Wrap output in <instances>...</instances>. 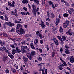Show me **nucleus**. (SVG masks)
Segmentation results:
<instances>
[{
    "mask_svg": "<svg viewBox=\"0 0 74 74\" xmlns=\"http://www.w3.org/2000/svg\"><path fill=\"white\" fill-rule=\"evenodd\" d=\"M36 55V52L35 51H33L31 52L30 53H28L26 54V55L28 58L31 60L33 59V56Z\"/></svg>",
    "mask_w": 74,
    "mask_h": 74,
    "instance_id": "nucleus-1",
    "label": "nucleus"
},
{
    "mask_svg": "<svg viewBox=\"0 0 74 74\" xmlns=\"http://www.w3.org/2000/svg\"><path fill=\"white\" fill-rule=\"evenodd\" d=\"M58 17L60 18H56L57 21L55 23L57 25H59V22H60V18H61L60 15H59Z\"/></svg>",
    "mask_w": 74,
    "mask_h": 74,
    "instance_id": "nucleus-2",
    "label": "nucleus"
},
{
    "mask_svg": "<svg viewBox=\"0 0 74 74\" xmlns=\"http://www.w3.org/2000/svg\"><path fill=\"white\" fill-rule=\"evenodd\" d=\"M64 65L63 64H61L60 65L58 66V69L60 70H63V67H64Z\"/></svg>",
    "mask_w": 74,
    "mask_h": 74,
    "instance_id": "nucleus-3",
    "label": "nucleus"
},
{
    "mask_svg": "<svg viewBox=\"0 0 74 74\" xmlns=\"http://www.w3.org/2000/svg\"><path fill=\"white\" fill-rule=\"evenodd\" d=\"M6 49V48L5 47H2L0 48V50L1 52H4Z\"/></svg>",
    "mask_w": 74,
    "mask_h": 74,
    "instance_id": "nucleus-4",
    "label": "nucleus"
},
{
    "mask_svg": "<svg viewBox=\"0 0 74 74\" xmlns=\"http://www.w3.org/2000/svg\"><path fill=\"white\" fill-rule=\"evenodd\" d=\"M70 62L71 63H74V58H73V56H70Z\"/></svg>",
    "mask_w": 74,
    "mask_h": 74,
    "instance_id": "nucleus-5",
    "label": "nucleus"
},
{
    "mask_svg": "<svg viewBox=\"0 0 74 74\" xmlns=\"http://www.w3.org/2000/svg\"><path fill=\"white\" fill-rule=\"evenodd\" d=\"M40 25H41L42 29H44V28H45V25L44 24V23L42 21H41V24L40 25Z\"/></svg>",
    "mask_w": 74,
    "mask_h": 74,
    "instance_id": "nucleus-6",
    "label": "nucleus"
},
{
    "mask_svg": "<svg viewBox=\"0 0 74 74\" xmlns=\"http://www.w3.org/2000/svg\"><path fill=\"white\" fill-rule=\"evenodd\" d=\"M66 34H69L70 36H71V35H72V32H71V30H69L68 32H66Z\"/></svg>",
    "mask_w": 74,
    "mask_h": 74,
    "instance_id": "nucleus-7",
    "label": "nucleus"
},
{
    "mask_svg": "<svg viewBox=\"0 0 74 74\" xmlns=\"http://www.w3.org/2000/svg\"><path fill=\"white\" fill-rule=\"evenodd\" d=\"M54 42L55 43L56 45H59V42L58 41V40L56 38L53 39Z\"/></svg>",
    "mask_w": 74,
    "mask_h": 74,
    "instance_id": "nucleus-8",
    "label": "nucleus"
},
{
    "mask_svg": "<svg viewBox=\"0 0 74 74\" xmlns=\"http://www.w3.org/2000/svg\"><path fill=\"white\" fill-rule=\"evenodd\" d=\"M59 58L60 59L61 61V62H64L63 63V64H64V66H67V64H66V62H65L64 61H63V60H62V58H61V57H59Z\"/></svg>",
    "mask_w": 74,
    "mask_h": 74,
    "instance_id": "nucleus-9",
    "label": "nucleus"
},
{
    "mask_svg": "<svg viewBox=\"0 0 74 74\" xmlns=\"http://www.w3.org/2000/svg\"><path fill=\"white\" fill-rule=\"evenodd\" d=\"M20 33L21 34H23V33H25V30L21 28L20 29Z\"/></svg>",
    "mask_w": 74,
    "mask_h": 74,
    "instance_id": "nucleus-10",
    "label": "nucleus"
},
{
    "mask_svg": "<svg viewBox=\"0 0 74 74\" xmlns=\"http://www.w3.org/2000/svg\"><path fill=\"white\" fill-rule=\"evenodd\" d=\"M21 48L23 49H26L27 50H29V48L27 46H23L21 45Z\"/></svg>",
    "mask_w": 74,
    "mask_h": 74,
    "instance_id": "nucleus-11",
    "label": "nucleus"
},
{
    "mask_svg": "<svg viewBox=\"0 0 74 74\" xmlns=\"http://www.w3.org/2000/svg\"><path fill=\"white\" fill-rule=\"evenodd\" d=\"M38 36L40 38H44V36H43L42 35V34L41 33H39L38 34Z\"/></svg>",
    "mask_w": 74,
    "mask_h": 74,
    "instance_id": "nucleus-12",
    "label": "nucleus"
},
{
    "mask_svg": "<svg viewBox=\"0 0 74 74\" xmlns=\"http://www.w3.org/2000/svg\"><path fill=\"white\" fill-rule=\"evenodd\" d=\"M34 44L35 45H37V43L38 42V41L37 39H36L35 40H34Z\"/></svg>",
    "mask_w": 74,
    "mask_h": 74,
    "instance_id": "nucleus-13",
    "label": "nucleus"
},
{
    "mask_svg": "<svg viewBox=\"0 0 74 74\" xmlns=\"http://www.w3.org/2000/svg\"><path fill=\"white\" fill-rule=\"evenodd\" d=\"M7 60V58L6 56H3V58L2 60L3 61H4V62H5V61H6Z\"/></svg>",
    "mask_w": 74,
    "mask_h": 74,
    "instance_id": "nucleus-14",
    "label": "nucleus"
},
{
    "mask_svg": "<svg viewBox=\"0 0 74 74\" xmlns=\"http://www.w3.org/2000/svg\"><path fill=\"white\" fill-rule=\"evenodd\" d=\"M30 46L32 49H35V47L34 46L33 43H31L30 44Z\"/></svg>",
    "mask_w": 74,
    "mask_h": 74,
    "instance_id": "nucleus-15",
    "label": "nucleus"
},
{
    "mask_svg": "<svg viewBox=\"0 0 74 74\" xmlns=\"http://www.w3.org/2000/svg\"><path fill=\"white\" fill-rule=\"evenodd\" d=\"M16 49L17 53H20V52H21V50L19 49L17 47H16Z\"/></svg>",
    "mask_w": 74,
    "mask_h": 74,
    "instance_id": "nucleus-16",
    "label": "nucleus"
},
{
    "mask_svg": "<svg viewBox=\"0 0 74 74\" xmlns=\"http://www.w3.org/2000/svg\"><path fill=\"white\" fill-rule=\"evenodd\" d=\"M22 3L23 4H25V3H28V1L27 0H23Z\"/></svg>",
    "mask_w": 74,
    "mask_h": 74,
    "instance_id": "nucleus-17",
    "label": "nucleus"
},
{
    "mask_svg": "<svg viewBox=\"0 0 74 74\" xmlns=\"http://www.w3.org/2000/svg\"><path fill=\"white\" fill-rule=\"evenodd\" d=\"M8 56L11 59H13L14 58V56H13L10 53H9L8 54Z\"/></svg>",
    "mask_w": 74,
    "mask_h": 74,
    "instance_id": "nucleus-18",
    "label": "nucleus"
},
{
    "mask_svg": "<svg viewBox=\"0 0 74 74\" xmlns=\"http://www.w3.org/2000/svg\"><path fill=\"white\" fill-rule=\"evenodd\" d=\"M12 54L14 55L15 54V53L16 52V51L15 49H13L12 50Z\"/></svg>",
    "mask_w": 74,
    "mask_h": 74,
    "instance_id": "nucleus-19",
    "label": "nucleus"
},
{
    "mask_svg": "<svg viewBox=\"0 0 74 74\" xmlns=\"http://www.w3.org/2000/svg\"><path fill=\"white\" fill-rule=\"evenodd\" d=\"M23 59L24 62H26L28 61V58L25 57H23Z\"/></svg>",
    "mask_w": 74,
    "mask_h": 74,
    "instance_id": "nucleus-20",
    "label": "nucleus"
},
{
    "mask_svg": "<svg viewBox=\"0 0 74 74\" xmlns=\"http://www.w3.org/2000/svg\"><path fill=\"white\" fill-rule=\"evenodd\" d=\"M52 32L53 33L55 34L57 32V29L56 28H54L53 29Z\"/></svg>",
    "mask_w": 74,
    "mask_h": 74,
    "instance_id": "nucleus-21",
    "label": "nucleus"
},
{
    "mask_svg": "<svg viewBox=\"0 0 74 74\" xmlns=\"http://www.w3.org/2000/svg\"><path fill=\"white\" fill-rule=\"evenodd\" d=\"M40 11V9L39 8H37L36 10V12L37 13V14L38 15H40V12H39V11Z\"/></svg>",
    "mask_w": 74,
    "mask_h": 74,
    "instance_id": "nucleus-22",
    "label": "nucleus"
},
{
    "mask_svg": "<svg viewBox=\"0 0 74 74\" xmlns=\"http://www.w3.org/2000/svg\"><path fill=\"white\" fill-rule=\"evenodd\" d=\"M22 27V26L20 24H18L17 25V28H21Z\"/></svg>",
    "mask_w": 74,
    "mask_h": 74,
    "instance_id": "nucleus-23",
    "label": "nucleus"
},
{
    "mask_svg": "<svg viewBox=\"0 0 74 74\" xmlns=\"http://www.w3.org/2000/svg\"><path fill=\"white\" fill-rule=\"evenodd\" d=\"M65 53L66 54H70V53L69 51L67 49H65Z\"/></svg>",
    "mask_w": 74,
    "mask_h": 74,
    "instance_id": "nucleus-24",
    "label": "nucleus"
},
{
    "mask_svg": "<svg viewBox=\"0 0 74 74\" xmlns=\"http://www.w3.org/2000/svg\"><path fill=\"white\" fill-rule=\"evenodd\" d=\"M59 32L60 33H62L63 32V29L62 27H60V29L59 30Z\"/></svg>",
    "mask_w": 74,
    "mask_h": 74,
    "instance_id": "nucleus-25",
    "label": "nucleus"
},
{
    "mask_svg": "<svg viewBox=\"0 0 74 74\" xmlns=\"http://www.w3.org/2000/svg\"><path fill=\"white\" fill-rule=\"evenodd\" d=\"M34 3H36L38 4H39V0H33Z\"/></svg>",
    "mask_w": 74,
    "mask_h": 74,
    "instance_id": "nucleus-26",
    "label": "nucleus"
},
{
    "mask_svg": "<svg viewBox=\"0 0 74 74\" xmlns=\"http://www.w3.org/2000/svg\"><path fill=\"white\" fill-rule=\"evenodd\" d=\"M63 16L64 17L66 18L69 16V14L67 13H64L63 14Z\"/></svg>",
    "mask_w": 74,
    "mask_h": 74,
    "instance_id": "nucleus-27",
    "label": "nucleus"
},
{
    "mask_svg": "<svg viewBox=\"0 0 74 74\" xmlns=\"http://www.w3.org/2000/svg\"><path fill=\"white\" fill-rule=\"evenodd\" d=\"M67 26L68 25L65 23L63 24V27L64 28H66L67 27Z\"/></svg>",
    "mask_w": 74,
    "mask_h": 74,
    "instance_id": "nucleus-28",
    "label": "nucleus"
},
{
    "mask_svg": "<svg viewBox=\"0 0 74 74\" xmlns=\"http://www.w3.org/2000/svg\"><path fill=\"white\" fill-rule=\"evenodd\" d=\"M70 23V21H69V20H66L65 21V23L66 24L68 25H69V24Z\"/></svg>",
    "mask_w": 74,
    "mask_h": 74,
    "instance_id": "nucleus-29",
    "label": "nucleus"
},
{
    "mask_svg": "<svg viewBox=\"0 0 74 74\" xmlns=\"http://www.w3.org/2000/svg\"><path fill=\"white\" fill-rule=\"evenodd\" d=\"M9 26L11 27L14 26H15V24L13 23H11V22H10V24H9Z\"/></svg>",
    "mask_w": 74,
    "mask_h": 74,
    "instance_id": "nucleus-30",
    "label": "nucleus"
},
{
    "mask_svg": "<svg viewBox=\"0 0 74 74\" xmlns=\"http://www.w3.org/2000/svg\"><path fill=\"white\" fill-rule=\"evenodd\" d=\"M1 44V46H3V45H5V42H1V41L0 40V44Z\"/></svg>",
    "mask_w": 74,
    "mask_h": 74,
    "instance_id": "nucleus-31",
    "label": "nucleus"
},
{
    "mask_svg": "<svg viewBox=\"0 0 74 74\" xmlns=\"http://www.w3.org/2000/svg\"><path fill=\"white\" fill-rule=\"evenodd\" d=\"M15 23H22V22H20L19 21H17V20H15Z\"/></svg>",
    "mask_w": 74,
    "mask_h": 74,
    "instance_id": "nucleus-32",
    "label": "nucleus"
},
{
    "mask_svg": "<svg viewBox=\"0 0 74 74\" xmlns=\"http://www.w3.org/2000/svg\"><path fill=\"white\" fill-rule=\"evenodd\" d=\"M32 9H36V5H32Z\"/></svg>",
    "mask_w": 74,
    "mask_h": 74,
    "instance_id": "nucleus-33",
    "label": "nucleus"
},
{
    "mask_svg": "<svg viewBox=\"0 0 74 74\" xmlns=\"http://www.w3.org/2000/svg\"><path fill=\"white\" fill-rule=\"evenodd\" d=\"M51 16L52 18H53L55 17V15L53 13L51 14Z\"/></svg>",
    "mask_w": 74,
    "mask_h": 74,
    "instance_id": "nucleus-34",
    "label": "nucleus"
},
{
    "mask_svg": "<svg viewBox=\"0 0 74 74\" xmlns=\"http://www.w3.org/2000/svg\"><path fill=\"white\" fill-rule=\"evenodd\" d=\"M57 37L58 39H59L60 41H62V38L61 37L59 36H57Z\"/></svg>",
    "mask_w": 74,
    "mask_h": 74,
    "instance_id": "nucleus-35",
    "label": "nucleus"
},
{
    "mask_svg": "<svg viewBox=\"0 0 74 74\" xmlns=\"http://www.w3.org/2000/svg\"><path fill=\"white\" fill-rule=\"evenodd\" d=\"M3 35L5 37H8V34H6V33H3Z\"/></svg>",
    "mask_w": 74,
    "mask_h": 74,
    "instance_id": "nucleus-36",
    "label": "nucleus"
},
{
    "mask_svg": "<svg viewBox=\"0 0 74 74\" xmlns=\"http://www.w3.org/2000/svg\"><path fill=\"white\" fill-rule=\"evenodd\" d=\"M12 7H14V4H15V2L14 1H13L12 2Z\"/></svg>",
    "mask_w": 74,
    "mask_h": 74,
    "instance_id": "nucleus-37",
    "label": "nucleus"
},
{
    "mask_svg": "<svg viewBox=\"0 0 74 74\" xmlns=\"http://www.w3.org/2000/svg\"><path fill=\"white\" fill-rule=\"evenodd\" d=\"M61 1L62 3V2H63V3H65V4H66L68 5V3L66 1H64V0H61Z\"/></svg>",
    "mask_w": 74,
    "mask_h": 74,
    "instance_id": "nucleus-38",
    "label": "nucleus"
},
{
    "mask_svg": "<svg viewBox=\"0 0 74 74\" xmlns=\"http://www.w3.org/2000/svg\"><path fill=\"white\" fill-rule=\"evenodd\" d=\"M62 38L63 39V41H65L66 40V37L65 36H62Z\"/></svg>",
    "mask_w": 74,
    "mask_h": 74,
    "instance_id": "nucleus-39",
    "label": "nucleus"
},
{
    "mask_svg": "<svg viewBox=\"0 0 74 74\" xmlns=\"http://www.w3.org/2000/svg\"><path fill=\"white\" fill-rule=\"evenodd\" d=\"M37 59L39 61H41L42 60V58L41 57H38L37 58Z\"/></svg>",
    "mask_w": 74,
    "mask_h": 74,
    "instance_id": "nucleus-40",
    "label": "nucleus"
},
{
    "mask_svg": "<svg viewBox=\"0 0 74 74\" xmlns=\"http://www.w3.org/2000/svg\"><path fill=\"white\" fill-rule=\"evenodd\" d=\"M12 71L13 73H16V70L14 69H12Z\"/></svg>",
    "mask_w": 74,
    "mask_h": 74,
    "instance_id": "nucleus-41",
    "label": "nucleus"
},
{
    "mask_svg": "<svg viewBox=\"0 0 74 74\" xmlns=\"http://www.w3.org/2000/svg\"><path fill=\"white\" fill-rule=\"evenodd\" d=\"M8 5L12 7V4H11V3L10 2L8 3Z\"/></svg>",
    "mask_w": 74,
    "mask_h": 74,
    "instance_id": "nucleus-42",
    "label": "nucleus"
},
{
    "mask_svg": "<svg viewBox=\"0 0 74 74\" xmlns=\"http://www.w3.org/2000/svg\"><path fill=\"white\" fill-rule=\"evenodd\" d=\"M21 51L23 53H24L26 52V50L24 49L21 48Z\"/></svg>",
    "mask_w": 74,
    "mask_h": 74,
    "instance_id": "nucleus-43",
    "label": "nucleus"
},
{
    "mask_svg": "<svg viewBox=\"0 0 74 74\" xmlns=\"http://www.w3.org/2000/svg\"><path fill=\"white\" fill-rule=\"evenodd\" d=\"M48 3L49 5H52L53 4V2L51 1H49Z\"/></svg>",
    "mask_w": 74,
    "mask_h": 74,
    "instance_id": "nucleus-44",
    "label": "nucleus"
},
{
    "mask_svg": "<svg viewBox=\"0 0 74 74\" xmlns=\"http://www.w3.org/2000/svg\"><path fill=\"white\" fill-rule=\"evenodd\" d=\"M5 24L7 25H9V26H10V22H6L5 23Z\"/></svg>",
    "mask_w": 74,
    "mask_h": 74,
    "instance_id": "nucleus-45",
    "label": "nucleus"
},
{
    "mask_svg": "<svg viewBox=\"0 0 74 74\" xmlns=\"http://www.w3.org/2000/svg\"><path fill=\"white\" fill-rule=\"evenodd\" d=\"M37 49H38V50H39L40 53H42V49H41L40 48V49L37 48Z\"/></svg>",
    "mask_w": 74,
    "mask_h": 74,
    "instance_id": "nucleus-46",
    "label": "nucleus"
},
{
    "mask_svg": "<svg viewBox=\"0 0 74 74\" xmlns=\"http://www.w3.org/2000/svg\"><path fill=\"white\" fill-rule=\"evenodd\" d=\"M10 47L12 48H15V46L14 45H10Z\"/></svg>",
    "mask_w": 74,
    "mask_h": 74,
    "instance_id": "nucleus-47",
    "label": "nucleus"
},
{
    "mask_svg": "<svg viewBox=\"0 0 74 74\" xmlns=\"http://www.w3.org/2000/svg\"><path fill=\"white\" fill-rule=\"evenodd\" d=\"M42 5H44V4H45V0H42Z\"/></svg>",
    "mask_w": 74,
    "mask_h": 74,
    "instance_id": "nucleus-48",
    "label": "nucleus"
},
{
    "mask_svg": "<svg viewBox=\"0 0 74 74\" xmlns=\"http://www.w3.org/2000/svg\"><path fill=\"white\" fill-rule=\"evenodd\" d=\"M25 36L26 37H29L31 36V35L30 34H27Z\"/></svg>",
    "mask_w": 74,
    "mask_h": 74,
    "instance_id": "nucleus-49",
    "label": "nucleus"
},
{
    "mask_svg": "<svg viewBox=\"0 0 74 74\" xmlns=\"http://www.w3.org/2000/svg\"><path fill=\"white\" fill-rule=\"evenodd\" d=\"M50 14V12H47V14L48 16V17H49L50 15H49V14Z\"/></svg>",
    "mask_w": 74,
    "mask_h": 74,
    "instance_id": "nucleus-50",
    "label": "nucleus"
},
{
    "mask_svg": "<svg viewBox=\"0 0 74 74\" xmlns=\"http://www.w3.org/2000/svg\"><path fill=\"white\" fill-rule=\"evenodd\" d=\"M55 54V53L53 51L52 52V57L53 58L54 57V55Z\"/></svg>",
    "mask_w": 74,
    "mask_h": 74,
    "instance_id": "nucleus-51",
    "label": "nucleus"
},
{
    "mask_svg": "<svg viewBox=\"0 0 74 74\" xmlns=\"http://www.w3.org/2000/svg\"><path fill=\"white\" fill-rule=\"evenodd\" d=\"M16 31L18 33H19V28L16 27Z\"/></svg>",
    "mask_w": 74,
    "mask_h": 74,
    "instance_id": "nucleus-52",
    "label": "nucleus"
},
{
    "mask_svg": "<svg viewBox=\"0 0 74 74\" xmlns=\"http://www.w3.org/2000/svg\"><path fill=\"white\" fill-rule=\"evenodd\" d=\"M21 14L23 15H26V13H25V12H21Z\"/></svg>",
    "mask_w": 74,
    "mask_h": 74,
    "instance_id": "nucleus-53",
    "label": "nucleus"
},
{
    "mask_svg": "<svg viewBox=\"0 0 74 74\" xmlns=\"http://www.w3.org/2000/svg\"><path fill=\"white\" fill-rule=\"evenodd\" d=\"M65 47L66 49H69V47L67 45H65Z\"/></svg>",
    "mask_w": 74,
    "mask_h": 74,
    "instance_id": "nucleus-54",
    "label": "nucleus"
},
{
    "mask_svg": "<svg viewBox=\"0 0 74 74\" xmlns=\"http://www.w3.org/2000/svg\"><path fill=\"white\" fill-rule=\"evenodd\" d=\"M70 10L71 11H72V12H74V9L72 8H70Z\"/></svg>",
    "mask_w": 74,
    "mask_h": 74,
    "instance_id": "nucleus-55",
    "label": "nucleus"
},
{
    "mask_svg": "<svg viewBox=\"0 0 74 74\" xmlns=\"http://www.w3.org/2000/svg\"><path fill=\"white\" fill-rule=\"evenodd\" d=\"M46 55L45 54H41V56H42L43 57H45Z\"/></svg>",
    "mask_w": 74,
    "mask_h": 74,
    "instance_id": "nucleus-56",
    "label": "nucleus"
},
{
    "mask_svg": "<svg viewBox=\"0 0 74 74\" xmlns=\"http://www.w3.org/2000/svg\"><path fill=\"white\" fill-rule=\"evenodd\" d=\"M14 67L16 68V69H17L18 68V66L16 64H14Z\"/></svg>",
    "mask_w": 74,
    "mask_h": 74,
    "instance_id": "nucleus-57",
    "label": "nucleus"
},
{
    "mask_svg": "<svg viewBox=\"0 0 74 74\" xmlns=\"http://www.w3.org/2000/svg\"><path fill=\"white\" fill-rule=\"evenodd\" d=\"M21 44H22L23 45H25V44H26V42H25V41H23V42H21Z\"/></svg>",
    "mask_w": 74,
    "mask_h": 74,
    "instance_id": "nucleus-58",
    "label": "nucleus"
},
{
    "mask_svg": "<svg viewBox=\"0 0 74 74\" xmlns=\"http://www.w3.org/2000/svg\"><path fill=\"white\" fill-rule=\"evenodd\" d=\"M14 30H15V29L14 28H12L10 32H11L14 31Z\"/></svg>",
    "mask_w": 74,
    "mask_h": 74,
    "instance_id": "nucleus-59",
    "label": "nucleus"
},
{
    "mask_svg": "<svg viewBox=\"0 0 74 74\" xmlns=\"http://www.w3.org/2000/svg\"><path fill=\"white\" fill-rule=\"evenodd\" d=\"M46 25L47 26L49 27V23L48 22H47L46 23Z\"/></svg>",
    "mask_w": 74,
    "mask_h": 74,
    "instance_id": "nucleus-60",
    "label": "nucleus"
},
{
    "mask_svg": "<svg viewBox=\"0 0 74 74\" xmlns=\"http://www.w3.org/2000/svg\"><path fill=\"white\" fill-rule=\"evenodd\" d=\"M32 13H33V15H34L35 16H36V12H32Z\"/></svg>",
    "mask_w": 74,
    "mask_h": 74,
    "instance_id": "nucleus-61",
    "label": "nucleus"
},
{
    "mask_svg": "<svg viewBox=\"0 0 74 74\" xmlns=\"http://www.w3.org/2000/svg\"><path fill=\"white\" fill-rule=\"evenodd\" d=\"M30 15V13L29 12L25 13V15Z\"/></svg>",
    "mask_w": 74,
    "mask_h": 74,
    "instance_id": "nucleus-62",
    "label": "nucleus"
},
{
    "mask_svg": "<svg viewBox=\"0 0 74 74\" xmlns=\"http://www.w3.org/2000/svg\"><path fill=\"white\" fill-rule=\"evenodd\" d=\"M23 10H24V11H26L27 10V9L26 7H24Z\"/></svg>",
    "mask_w": 74,
    "mask_h": 74,
    "instance_id": "nucleus-63",
    "label": "nucleus"
},
{
    "mask_svg": "<svg viewBox=\"0 0 74 74\" xmlns=\"http://www.w3.org/2000/svg\"><path fill=\"white\" fill-rule=\"evenodd\" d=\"M43 40H40V42L41 44H42V43H43Z\"/></svg>",
    "mask_w": 74,
    "mask_h": 74,
    "instance_id": "nucleus-64",
    "label": "nucleus"
}]
</instances>
